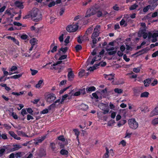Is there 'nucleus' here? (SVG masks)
Listing matches in <instances>:
<instances>
[{
    "instance_id": "1",
    "label": "nucleus",
    "mask_w": 158,
    "mask_h": 158,
    "mask_svg": "<svg viewBox=\"0 0 158 158\" xmlns=\"http://www.w3.org/2000/svg\"><path fill=\"white\" fill-rule=\"evenodd\" d=\"M31 19L36 22L41 20L42 18L41 12L37 8H34L32 10L31 13Z\"/></svg>"
},
{
    "instance_id": "2",
    "label": "nucleus",
    "mask_w": 158,
    "mask_h": 158,
    "mask_svg": "<svg viewBox=\"0 0 158 158\" xmlns=\"http://www.w3.org/2000/svg\"><path fill=\"white\" fill-rule=\"evenodd\" d=\"M78 27V23L69 25L67 26L66 30L69 32H74L77 30Z\"/></svg>"
},
{
    "instance_id": "3",
    "label": "nucleus",
    "mask_w": 158,
    "mask_h": 158,
    "mask_svg": "<svg viewBox=\"0 0 158 158\" xmlns=\"http://www.w3.org/2000/svg\"><path fill=\"white\" fill-rule=\"evenodd\" d=\"M130 127L132 129H135L138 127V123L135 118H131L128 120Z\"/></svg>"
},
{
    "instance_id": "4",
    "label": "nucleus",
    "mask_w": 158,
    "mask_h": 158,
    "mask_svg": "<svg viewBox=\"0 0 158 158\" xmlns=\"http://www.w3.org/2000/svg\"><path fill=\"white\" fill-rule=\"evenodd\" d=\"M98 11V9L95 7H91L88 9L87 11L85 17H89L91 15L95 14Z\"/></svg>"
},
{
    "instance_id": "5",
    "label": "nucleus",
    "mask_w": 158,
    "mask_h": 158,
    "mask_svg": "<svg viewBox=\"0 0 158 158\" xmlns=\"http://www.w3.org/2000/svg\"><path fill=\"white\" fill-rule=\"evenodd\" d=\"M56 98L55 95L53 93H51L48 94L45 97L46 101L49 103L53 102Z\"/></svg>"
},
{
    "instance_id": "6",
    "label": "nucleus",
    "mask_w": 158,
    "mask_h": 158,
    "mask_svg": "<svg viewBox=\"0 0 158 158\" xmlns=\"http://www.w3.org/2000/svg\"><path fill=\"white\" fill-rule=\"evenodd\" d=\"M100 26L99 25H97L94 29V31L91 36V38L96 37H98L99 33Z\"/></svg>"
},
{
    "instance_id": "7",
    "label": "nucleus",
    "mask_w": 158,
    "mask_h": 158,
    "mask_svg": "<svg viewBox=\"0 0 158 158\" xmlns=\"http://www.w3.org/2000/svg\"><path fill=\"white\" fill-rule=\"evenodd\" d=\"M148 37L150 38L151 36L153 38L152 40V42H155L157 41L156 38L158 36V33H154L152 35L150 32L148 33Z\"/></svg>"
},
{
    "instance_id": "8",
    "label": "nucleus",
    "mask_w": 158,
    "mask_h": 158,
    "mask_svg": "<svg viewBox=\"0 0 158 158\" xmlns=\"http://www.w3.org/2000/svg\"><path fill=\"white\" fill-rule=\"evenodd\" d=\"M68 50V48L67 47H65L64 48L61 47L58 50V52L56 54L58 55H60L61 51L62 52V54H65L67 52Z\"/></svg>"
},
{
    "instance_id": "9",
    "label": "nucleus",
    "mask_w": 158,
    "mask_h": 158,
    "mask_svg": "<svg viewBox=\"0 0 158 158\" xmlns=\"http://www.w3.org/2000/svg\"><path fill=\"white\" fill-rule=\"evenodd\" d=\"M93 30V28H92V27H89L86 31L85 35L83 36V37L85 38L86 39H87L88 38V37H86V36L88 34L91 33Z\"/></svg>"
},
{
    "instance_id": "10",
    "label": "nucleus",
    "mask_w": 158,
    "mask_h": 158,
    "mask_svg": "<svg viewBox=\"0 0 158 158\" xmlns=\"http://www.w3.org/2000/svg\"><path fill=\"white\" fill-rule=\"evenodd\" d=\"M106 105L104 104L103 103H101L98 106L100 108V109L102 110H103L104 111L103 112V114H106L108 113L109 111V110H105L104 108H102V106H106Z\"/></svg>"
},
{
    "instance_id": "11",
    "label": "nucleus",
    "mask_w": 158,
    "mask_h": 158,
    "mask_svg": "<svg viewBox=\"0 0 158 158\" xmlns=\"http://www.w3.org/2000/svg\"><path fill=\"white\" fill-rule=\"evenodd\" d=\"M74 77V73L72 71H70L68 74V77L69 81H72L73 80Z\"/></svg>"
},
{
    "instance_id": "12",
    "label": "nucleus",
    "mask_w": 158,
    "mask_h": 158,
    "mask_svg": "<svg viewBox=\"0 0 158 158\" xmlns=\"http://www.w3.org/2000/svg\"><path fill=\"white\" fill-rule=\"evenodd\" d=\"M158 108L157 107L155 108V109L150 113V117H152L158 114Z\"/></svg>"
},
{
    "instance_id": "13",
    "label": "nucleus",
    "mask_w": 158,
    "mask_h": 158,
    "mask_svg": "<svg viewBox=\"0 0 158 158\" xmlns=\"http://www.w3.org/2000/svg\"><path fill=\"white\" fill-rule=\"evenodd\" d=\"M9 133L12 137H13L15 139L18 140L20 139V138L19 137H18L17 135L15 134L14 132L10 131L9 132Z\"/></svg>"
},
{
    "instance_id": "14",
    "label": "nucleus",
    "mask_w": 158,
    "mask_h": 158,
    "mask_svg": "<svg viewBox=\"0 0 158 158\" xmlns=\"http://www.w3.org/2000/svg\"><path fill=\"white\" fill-rule=\"evenodd\" d=\"M4 148L0 149V157L2 156L3 154L5 152L6 149H8L9 146H3Z\"/></svg>"
},
{
    "instance_id": "15",
    "label": "nucleus",
    "mask_w": 158,
    "mask_h": 158,
    "mask_svg": "<svg viewBox=\"0 0 158 158\" xmlns=\"http://www.w3.org/2000/svg\"><path fill=\"white\" fill-rule=\"evenodd\" d=\"M15 4L16 6L20 8L23 9V7L22 3L18 1H16L15 2Z\"/></svg>"
},
{
    "instance_id": "16",
    "label": "nucleus",
    "mask_w": 158,
    "mask_h": 158,
    "mask_svg": "<svg viewBox=\"0 0 158 158\" xmlns=\"http://www.w3.org/2000/svg\"><path fill=\"white\" fill-rule=\"evenodd\" d=\"M14 147L13 148L10 149V152H14L15 151L17 150L21 147L19 145L17 144L14 145Z\"/></svg>"
},
{
    "instance_id": "17",
    "label": "nucleus",
    "mask_w": 158,
    "mask_h": 158,
    "mask_svg": "<svg viewBox=\"0 0 158 158\" xmlns=\"http://www.w3.org/2000/svg\"><path fill=\"white\" fill-rule=\"evenodd\" d=\"M46 152L45 150L43 148H41L40 150L39 155L41 157L44 156L46 155Z\"/></svg>"
},
{
    "instance_id": "18",
    "label": "nucleus",
    "mask_w": 158,
    "mask_h": 158,
    "mask_svg": "<svg viewBox=\"0 0 158 158\" xmlns=\"http://www.w3.org/2000/svg\"><path fill=\"white\" fill-rule=\"evenodd\" d=\"M95 90V88L93 86L88 87L86 88V91L87 93H90Z\"/></svg>"
},
{
    "instance_id": "19",
    "label": "nucleus",
    "mask_w": 158,
    "mask_h": 158,
    "mask_svg": "<svg viewBox=\"0 0 158 158\" xmlns=\"http://www.w3.org/2000/svg\"><path fill=\"white\" fill-rule=\"evenodd\" d=\"M46 137L45 136H44L37 139L35 143V144H38L39 143L42 142L46 138Z\"/></svg>"
},
{
    "instance_id": "20",
    "label": "nucleus",
    "mask_w": 158,
    "mask_h": 158,
    "mask_svg": "<svg viewBox=\"0 0 158 158\" xmlns=\"http://www.w3.org/2000/svg\"><path fill=\"white\" fill-rule=\"evenodd\" d=\"M100 65V64H95L93 67H90L87 70H89L90 71H93L94 70L96 69V67Z\"/></svg>"
},
{
    "instance_id": "21",
    "label": "nucleus",
    "mask_w": 158,
    "mask_h": 158,
    "mask_svg": "<svg viewBox=\"0 0 158 158\" xmlns=\"http://www.w3.org/2000/svg\"><path fill=\"white\" fill-rule=\"evenodd\" d=\"M149 49H148L147 48H146L144 49H143L139 51V52H137L136 53H135L134 55H135V54H138L139 53L141 52V53L140 54H143L145 53H146L147 52Z\"/></svg>"
},
{
    "instance_id": "22",
    "label": "nucleus",
    "mask_w": 158,
    "mask_h": 158,
    "mask_svg": "<svg viewBox=\"0 0 158 158\" xmlns=\"http://www.w3.org/2000/svg\"><path fill=\"white\" fill-rule=\"evenodd\" d=\"M80 108L82 110H86L88 108V106L84 104H82L80 106Z\"/></svg>"
},
{
    "instance_id": "23",
    "label": "nucleus",
    "mask_w": 158,
    "mask_h": 158,
    "mask_svg": "<svg viewBox=\"0 0 158 158\" xmlns=\"http://www.w3.org/2000/svg\"><path fill=\"white\" fill-rule=\"evenodd\" d=\"M30 43L31 45L33 46L37 44L36 39L34 38H33L30 40Z\"/></svg>"
},
{
    "instance_id": "24",
    "label": "nucleus",
    "mask_w": 158,
    "mask_h": 158,
    "mask_svg": "<svg viewBox=\"0 0 158 158\" xmlns=\"http://www.w3.org/2000/svg\"><path fill=\"white\" fill-rule=\"evenodd\" d=\"M60 153L61 154L63 155H67L68 156L69 152L68 151L65 150L64 149H62L60 152Z\"/></svg>"
},
{
    "instance_id": "25",
    "label": "nucleus",
    "mask_w": 158,
    "mask_h": 158,
    "mask_svg": "<svg viewBox=\"0 0 158 158\" xmlns=\"http://www.w3.org/2000/svg\"><path fill=\"white\" fill-rule=\"evenodd\" d=\"M114 76L112 74H110L108 75H105V77L107 78L108 80H111L114 79Z\"/></svg>"
},
{
    "instance_id": "26",
    "label": "nucleus",
    "mask_w": 158,
    "mask_h": 158,
    "mask_svg": "<svg viewBox=\"0 0 158 158\" xmlns=\"http://www.w3.org/2000/svg\"><path fill=\"white\" fill-rule=\"evenodd\" d=\"M43 81H44L43 80H41L39 81L38 83L35 85V87L36 88H40L41 85L43 83Z\"/></svg>"
},
{
    "instance_id": "27",
    "label": "nucleus",
    "mask_w": 158,
    "mask_h": 158,
    "mask_svg": "<svg viewBox=\"0 0 158 158\" xmlns=\"http://www.w3.org/2000/svg\"><path fill=\"white\" fill-rule=\"evenodd\" d=\"M151 81V80L149 79L145 80L144 81V86L146 87L148 86Z\"/></svg>"
},
{
    "instance_id": "28",
    "label": "nucleus",
    "mask_w": 158,
    "mask_h": 158,
    "mask_svg": "<svg viewBox=\"0 0 158 158\" xmlns=\"http://www.w3.org/2000/svg\"><path fill=\"white\" fill-rule=\"evenodd\" d=\"M149 94L147 92H144L141 93L140 95V97L141 98H147L148 97Z\"/></svg>"
},
{
    "instance_id": "29",
    "label": "nucleus",
    "mask_w": 158,
    "mask_h": 158,
    "mask_svg": "<svg viewBox=\"0 0 158 158\" xmlns=\"http://www.w3.org/2000/svg\"><path fill=\"white\" fill-rule=\"evenodd\" d=\"M22 75V73H20L19 74L15 75L12 76L10 77L11 78H14L15 79H17L21 77Z\"/></svg>"
},
{
    "instance_id": "30",
    "label": "nucleus",
    "mask_w": 158,
    "mask_h": 158,
    "mask_svg": "<svg viewBox=\"0 0 158 158\" xmlns=\"http://www.w3.org/2000/svg\"><path fill=\"white\" fill-rule=\"evenodd\" d=\"M123 91V89L118 88H115L114 89V91L115 93L118 94L122 93Z\"/></svg>"
},
{
    "instance_id": "31",
    "label": "nucleus",
    "mask_w": 158,
    "mask_h": 158,
    "mask_svg": "<svg viewBox=\"0 0 158 158\" xmlns=\"http://www.w3.org/2000/svg\"><path fill=\"white\" fill-rule=\"evenodd\" d=\"M56 107V105L53 103L48 107V109L49 110L53 109H54Z\"/></svg>"
},
{
    "instance_id": "32",
    "label": "nucleus",
    "mask_w": 158,
    "mask_h": 158,
    "mask_svg": "<svg viewBox=\"0 0 158 158\" xmlns=\"http://www.w3.org/2000/svg\"><path fill=\"white\" fill-rule=\"evenodd\" d=\"M30 70L31 72V74L32 76H34L38 72V70L33 69L31 68L30 69Z\"/></svg>"
},
{
    "instance_id": "33",
    "label": "nucleus",
    "mask_w": 158,
    "mask_h": 158,
    "mask_svg": "<svg viewBox=\"0 0 158 158\" xmlns=\"http://www.w3.org/2000/svg\"><path fill=\"white\" fill-rule=\"evenodd\" d=\"M120 24L121 26L124 25V27H125L127 26V23L125 22V20L124 19H122L121 20V21L120 22Z\"/></svg>"
},
{
    "instance_id": "34",
    "label": "nucleus",
    "mask_w": 158,
    "mask_h": 158,
    "mask_svg": "<svg viewBox=\"0 0 158 158\" xmlns=\"http://www.w3.org/2000/svg\"><path fill=\"white\" fill-rule=\"evenodd\" d=\"M152 123L153 125H155L158 124V118H155L152 121Z\"/></svg>"
},
{
    "instance_id": "35",
    "label": "nucleus",
    "mask_w": 158,
    "mask_h": 158,
    "mask_svg": "<svg viewBox=\"0 0 158 158\" xmlns=\"http://www.w3.org/2000/svg\"><path fill=\"white\" fill-rule=\"evenodd\" d=\"M50 147L53 151H55L56 149L55 147V144L54 143H51L50 144Z\"/></svg>"
},
{
    "instance_id": "36",
    "label": "nucleus",
    "mask_w": 158,
    "mask_h": 158,
    "mask_svg": "<svg viewBox=\"0 0 158 158\" xmlns=\"http://www.w3.org/2000/svg\"><path fill=\"white\" fill-rule=\"evenodd\" d=\"M134 95L136 96H138L139 94L140 91L137 89H134Z\"/></svg>"
},
{
    "instance_id": "37",
    "label": "nucleus",
    "mask_w": 158,
    "mask_h": 158,
    "mask_svg": "<svg viewBox=\"0 0 158 158\" xmlns=\"http://www.w3.org/2000/svg\"><path fill=\"white\" fill-rule=\"evenodd\" d=\"M75 48L77 52L78 51L82 48V47L80 45H77L75 47Z\"/></svg>"
},
{
    "instance_id": "38",
    "label": "nucleus",
    "mask_w": 158,
    "mask_h": 158,
    "mask_svg": "<svg viewBox=\"0 0 158 158\" xmlns=\"http://www.w3.org/2000/svg\"><path fill=\"white\" fill-rule=\"evenodd\" d=\"M73 90H72L70 93H69L68 94H65L64 95H63L62 97V99L63 100H65L66 98L69 96V94H71Z\"/></svg>"
},
{
    "instance_id": "39",
    "label": "nucleus",
    "mask_w": 158,
    "mask_h": 158,
    "mask_svg": "<svg viewBox=\"0 0 158 158\" xmlns=\"http://www.w3.org/2000/svg\"><path fill=\"white\" fill-rule=\"evenodd\" d=\"M138 6V5L136 4H134L132 5L130 7V9L131 10H132L135 9Z\"/></svg>"
},
{
    "instance_id": "40",
    "label": "nucleus",
    "mask_w": 158,
    "mask_h": 158,
    "mask_svg": "<svg viewBox=\"0 0 158 158\" xmlns=\"http://www.w3.org/2000/svg\"><path fill=\"white\" fill-rule=\"evenodd\" d=\"M18 69L17 67L15 66H13L10 68V71L13 72L16 70Z\"/></svg>"
},
{
    "instance_id": "41",
    "label": "nucleus",
    "mask_w": 158,
    "mask_h": 158,
    "mask_svg": "<svg viewBox=\"0 0 158 158\" xmlns=\"http://www.w3.org/2000/svg\"><path fill=\"white\" fill-rule=\"evenodd\" d=\"M140 67H137V68H133V72H135V73H138L140 72Z\"/></svg>"
},
{
    "instance_id": "42",
    "label": "nucleus",
    "mask_w": 158,
    "mask_h": 158,
    "mask_svg": "<svg viewBox=\"0 0 158 158\" xmlns=\"http://www.w3.org/2000/svg\"><path fill=\"white\" fill-rule=\"evenodd\" d=\"M15 156L17 158L21 157L22 156V153L20 152L16 153L15 154Z\"/></svg>"
},
{
    "instance_id": "43",
    "label": "nucleus",
    "mask_w": 158,
    "mask_h": 158,
    "mask_svg": "<svg viewBox=\"0 0 158 158\" xmlns=\"http://www.w3.org/2000/svg\"><path fill=\"white\" fill-rule=\"evenodd\" d=\"M150 7V5H148L144 7L143 10V11L145 12H147V11H148V10L149 9Z\"/></svg>"
},
{
    "instance_id": "44",
    "label": "nucleus",
    "mask_w": 158,
    "mask_h": 158,
    "mask_svg": "<svg viewBox=\"0 0 158 158\" xmlns=\"http://www.w3.org/2000/svg\"><path fill=\"white\" fill-rule=\"evenodd\" d=\"M67 55H61L59 58V60H64L66 59L67 57Z\"/></svg>"
},
{
    "instance_id": "45",
    "label": "nucleus",
    "mask_w": 158,
    "mask_h": 158,
    "mask_svg": "<svg viewBox=\"0 0 158 158\" xmlns=\"http://www.w3.org/2000/svg\"><path fill=\"white\" fill-rule=\"evenodd\" d=\"M64 36V34H62L61 35L59 36V40L61 42H63L64 40V38L63 37Z\"/></svg>"
},
{
    "instance_id": "46",
    "label": "nucleus",
    "mask_w": 158,
    "mask_h": 158,
    "mask_svg": "<svg viewBox=\"0 0 158 158\" xmlns=\"http://www.w3.org/2000/svg\"><path fill=\"white\" fill-rule=\"evenodd\" d=\"M85 70H82L80 71L78 73L79 76L80 77H82L83 76L82 74L85 72Z\"/></svg>"
},
{
    "instance_id": "47",
    "label": "nucleus",
    "mask_w": 158,
    "mask_h": 158,
    "mask_svg": "<svg viewBox=\"0 0 158 158\" xmlns=\"http://www.w3.org/2000/svg\"><path fill=\"white\" fill-rule=\"evenodd\" d=\"M57 46H55L51 50V52L52 53H53L54 52H56L57 50Z\"/></svg>"
},
{
    "instance_id": "48",
    "label": "nucleus",
    "mask_w": 158,
    "mask_h": 158,
    "mask_svg": "<svg viewBox=\"0 0 158 158\" xmlns=\"http://www.w3.org/2000/svg\"><path fill=\"white\" fill-rule=\"evenodd\" d=\"M73 131L74 132L75 135L77 136V138H78V136L79 134V131L77 129H74L73 130Z\"/></svg>"
},
{
    "instance_id": "49",
    "label": "nucleus",
    "mask_w": 158,
    "mask_h": 158,
    "mask_svg": "<svg viewBox=\"0 0 158 158\" xmlns=\"http://www.w3.org/2000/svg\"><path fill=\"white\" fill-rule=\"evenodd\" d=\"M58 140H61L62 141H65V139L64 138V136L62 135L58 137Z\"/></svg>"
},
{
    "instance_id": "50",
    "label": "nucleus",
    "mask_w": 158,
    "mask_h": 158,
    "mask_svg": "<svg viewBox=\"0 0 158 158\" xmlns=\"http://www.w3.org/2000/svg\"><path fill=\"white\" fill-rule=\"evenodd\" d=\"M65 11V9L63 8H61L60 9V11L59 13V14L61 16L64 13V12Z\"/></svg>"
},
{
    "instance_id": "51",
    "label": "nucleus",
    "mask_w": 158,
    "mask_h": 158,
    "mask_svg": "<svg viewBox=\"0 0 158 158\" xmlns=\"http://www.w3.org/2000/svg\"><path fill=\"white\" fill-rule=\"evenodd\" d=\"M79 91H80V94H85V88H84L79 89Z\"/></svg>"
},
{
    "instance_id": "52",
    "label": "nucleus",
    "mask_w": 158,
    "mask_h": 158,
    "mask_svg": "<svg viewBox=\"0 0 158 158\" xmlns=\"http://www.w3.org/2000/svg\"><path fill=\"white\" fill-rule=\"evenodd\" d=\"M48 109H44L40 112V113L42 114H47L48 112Z\"/></svg>"
},
{
    "instance_id": "53",
    "label": "nucleus",
    "mask_w": 158,
    "mask_h": 158,
    "mask_svg": "<svg viewBox=\"0 0 158 158\" xmlns=\"http://www.w3.org/2000/svg\"><path fill=\"white\" fill-rule=\"evenodd\" d=\"M113 9L114 10L116 11H118L119 9V7L118 6L117 4H115L113 7Z\"/></svg>"
},
{
    "instance_id": "54",
    "label": "nucleus",
    "mask_w": 158,
    "mask_h": 158,
    "mask_svg": "<svg viewBox=\"0 0 158 158\" xmlns=\"http://www.w3.org/2000/svg\"><path fill=\"white\" fill-rule=\"evenodd\" d=\"M55 2L54 1L52 2L48 5V6L49 7H51L55 5Z\"/></svg>"
},
{
    "instance_id": "55",
    "label": "nucleus",
    "mask_w": 158,
    "mask_h": 158,
    "mask_svg": "<svg viewBox=\"0 0 158 158\" xmlns=\"http://www.w3.org/2000/svg\"><path fill=\"white\" fill-rule=\"evenodd\" d=\"M28 37V36L26 35H23L21 36V38L23 40H26Z\"/></svg>"
},
{
    "instance_id": "56",
    "label": "nucleus",
    "mask_w": 158,
    "mask_h": 158,
    "mask_svg": "<svg viewBox=\"0 0 158 158\" xmlns=\"http://www.w3.org/2000/svg\"><path fill=\"white\" fill-rule=\"evenodd\" d=\"M127 132L126 133V135L125 136V138H126L127 137H128L129 138H130L131 137V135L132 133H128L127 132Z\"/></svg>"
},
{
    "instance_id": "57",
    "label": "nucleus",
    "mask_w": 158,
    "mask_h": 158,
    "mask_svg": "<svg viewBox=\"0 0 158 158\" xmlns=\"http://www.w3.org/2000/svg\"><path fill=\"white\" fill-rule=\"evenodd\" d=\"M69 39H70V36H67L66 38V39L64 40V42L66 44H68V43H69Z\"/></svg>"
},
{
    "instance_id": "58",
    "label": "nucleus",
    "mask_w": 158,
    "mask_h": 158,
    "mask_svg": "<svg viewBox=\"0 0 158 158\" xmlns=\"http://www.w3.org/2000/svg\"><path fill=\"white\" fill-rule=\"evenodd\" d=\"M6 37L8 39H10L11 40H13L14 42L16 41V40L15 39V38L12 37L11 36H7Z\"/></svg>"
},
{
    "instance_id": "59",
    "label": "nucleus",
    "mask_w": 158,
    "mask_h": 158,
    "mask_svg": "<svg viewBox=\"0 0 158 158\" xmlns=\"http://www.w3.org/2000/svg\"><path fill=\"white\" fill-rule=\"evenodd\" d=\"M1 136L2 139H7V138L6 134H3L1 135Z\"/></svg>"
},
{
    "instance_id": "60",
    "label": "nucleus",
    "mask_w": 158,
    "mask_h": 158,
    "mask_svg": "<svg viewBox=\"0 0 158 158\" xmlns=\"http://www.w3.org/2000/svg\"><path fill=\"white\" fill-rule=\"evenodd\" d=\"M156 56H158V51L153 53L152 55V56L153 57H156Z\"/></svg>"
},
{
    "instance_id": "61",
    "label": "nucleus",
    "mask_w": 158,
    "mask_h": 158,
    "mask_svg": "<svg viewBox=\"0 0 158 158\" xmlns=\"http://www.w3.org/2000/svg\"><path fill=\"white\" fill-rule=\"evenodd\" d=\"M116 52V51H110L108 52V54L110 55H114L115 54Z\"/></svg>"
},
{
    "instance_id": "62",
    "label": "nucleus",
    "mask_w": 158,
    "mask_h": 158,
    "mask_svg": "<svg viewBox=\"0 0 158 158\" xmlns=\"http://www.w3.org/2000/svg\"><path fill=\"white\" fill-rule=\"evenodd\" d=\"M27 114L26 110L24 109H23L22 110L21 114L23 115V116Z\"/></svg>"
},
{
    "instance_id": "63",
    "label": "nucleus",
    "mask_w": 158,
    "mask_h": 158,
    "mask_svg": "<svg viewBox=\"0 0 158 158\" xmlns=\"http://www.w3.org/2000/svg\"><path fill=\"white\" fill-rule=\"evenodd\" d=\"M27 120H29L30 119H33V117L30 114H28L27 115Z\"/></svg>"
},
{
    "instance_id": "64",
    "label": "nucleus",
    "mask_w": 158,
    "mask_h": 158,
    "mask_svg": "<svg viewBox=\"0 0 158 158\" xmlns=\"http://www.w3.org/2000/svg\"><path fill=\"white\" fill-rule=\"evenodd\" d=\"M123 59L126 61L128 62L130 60V59L127 58V56L126 54H124L123 56Z\"/></svg>"
}]
</instances>
